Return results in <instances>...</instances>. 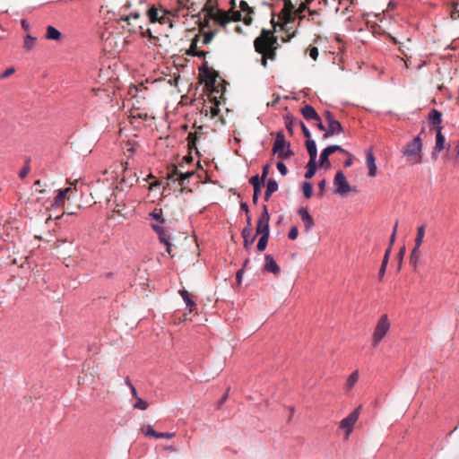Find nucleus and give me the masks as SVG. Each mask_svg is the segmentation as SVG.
<instances>
[{
    "mask_svg": "<svg viewBox=\"0 0 459 459\" xmlns=\"http://www.w3.org/2000/svg\"><path fill=\"white\" fill-rule=\"evenodd\" d=\"M406 160L411 164H419L422 161V141L420 135L406 143L402 151Z\"/></svg>",
    "mask_w": 459,
    "mask_h": 459,
    "instance_id": "1",
    "label": "nucleus"
},
{
    "mask_svg": "<svg viewBox=\"0 0 459 459\" xmlns=\"http://www.w3.org/2000/svg\"><path fill=\"white\" fill-rule=\"evenodd\" d=\"M277 38L273 32L269 30L263 29L261 34L255 39L254 47L257 53H266L268 49L277 45Z\"/></svg>",
    "mask_w": 459,
    "mask_h": 459,
    "instance_id": "2",
    "label": "nucleus"
},
{
    "mask_svg": "<svg viewBox=\"0 0 459 459\" xmlns=\"http://www.w3.org/2000/svg\"><path fill=\"white\" fill-rule=\"evenodd\" d=\"M273 152L278 155V158L286 160L293 155L290 150V143H286L284 134L281 131L276 134L275 141L273 146Z\"/></svg>",
    "mask_w": 459,
    "mask_h": 459,
    "instance_id": "3",
    "label": "nucleus"
},
{
    "mask_svg": "<svg viewBox=\"0 0 459 459\" xmlns=\"http://www.w3.org/2000/svg\"><path fill=\"white\" fill-rule=\"evenodd\" d=\"M390 329V323L387 317V315H383L375 328L373 338H372V345L377 347L379 342L383 340L385 334L388 333Z\"/></svg>",
    "mask_w": 459,
    "mask_h": 459,
    "instance_id": "4",
    "label": "nucleus"
},
{
    "mask_svg": "<svg viewBox=\"0 0 459 459\" xmlns=\"http://www.w3.org/2000/svg\"><path fill=\"white\" fill-rule=\"evenodd\" d=\"M324 115L328 124V129L323 135L324 139H327L333 134L343 132L341 123L334 118L333 115L330 111H325Z\"/></svg>",
    "mask_w": 459,
    "mask_h": 459,
    "instance_id": "5",
    "label": "nucleus"
},
{
    "mask_svg": "<svg viewBox=\"0 0 459 459\" xmlns=\"http://www.w3.org/2000/svg\"><path fill=\"white\" fill-rule=\"evenodd\" d=\"M137 2L139 4L140 7L133 9V10H131V7H132L131 2H127L123 6V9L125 11H128V13L125 14V15H122L118 19L117 22H126L127 24H130V20L131 19H139L141 17L142 13L144 11V6H143V4L142 0H137Z\"/></svg>",
    "mask_w": 459,
    "mask_h": 459,
    "instance_id": "6",
    "label": "nucleus"
},
{
    "mask_svg": "<svg viewBox=\"0 0 459 459\" xmlns=\"http://www.w3.org/2000/svg\"><path fill=\"white\" fill-rule=\"evenodd\" d=\"M361 409V405L357 407L352 412H351L346 418L341 420L340 427L346 430V438L349 437L351 433L355 423L357 422L359 411Z\"/></svg>",
    "mask_w": 459,
    "mask_h": 459,
    "instance_id": "7",
    "label": "nucleus"
},
{
    "mask_svg": "<svg viewBox=\"0 0 459 459\" xmlns=\"http://www.w3.org/2000/svg\"><path fill=\"white\" fill-rule=\"evenodd\" d=\"M270 215L267 210V206H263V211L259 216L256 225V234L260 235H270L269 229Z\"/></svg>",
    "mask_w": 459,
    "mask_h": 459,
    "instance_id": "8",
    "label": "nucleus"
},
{
    "mask_svg": "<svg viewBox=\"0 0 459 459\" xmlns=\"http://www.w3.org/2000/svg\"><path fill=\"white\" fill-rule=\"evenodd\" d=\"M333 185L335 186V194L345 195L351 190L345 175L341 170L335 174Z\"/></svg>",
    "mask_w": 459,
    "mask_h": 459,
    "instance_id": "9",
    "label": "nucleus"
},
{
    "mask_svg": "<svg viewBox=\"0 0 459 459\" xmlns=\"http://www.w3.org/2000/svg\"><path fill=\"white\" fill-rule=\"evenodd\" d=\"M163 14L161 16L159 15V11L155 6H152L148 10H146V13L149 17L151 22H160L165 23V16L170 14V12L167 10H162Z\"/></svg>",
    "mask_w": 459,
    "mask_h": 459,
    "instance_id": "10",
    "label": "nucleus"
},
{
    "mask_svg": "<svg viewBox=\"0 0 459 459\" xmlns=\"http://www.w3.org/2000/svg\"><path fill=\"white\" fill-rule=\"evenodd\" d=\"M298 213L299 214L302 221L304 222L305 230L307 232H309L315 225L314 219L309 214L307 208H304V207L299 208L298 211Z\"/></svg>",
    "mask_w": 459,
    "mask_h": 459,
    "instance_id": "11",
    "label": "nucleus"
},
{
    "mask_svg": "<svg viewBox=\"0 0 459 459\" xmlns=\"http://www.w3.org/2000/svg\"><path fill=\"white\" fill-rule=\"evenodd\" d=\"M212 20L221 27H225L230 22V12L217 10L212 16Z\"/></svg>",
    "mask_w": 459,
    "mask_h": 459,
    "instance_id": "12",
    "label": "nucleus"
},
{
    "mask_svg": "<svg viewBox=\"0 0 459 459\" xmlns=\"http://www.w3.org/2000/svg\"><path fill=\"white\" fill-rule=\"evenodd\" d=\"M200 70L202 77L206 81V83L210 85L214 84L216 78L218 77L217 72L208 67L206 65H204Z\"/></svg>",
    "mask_w": 459,
    "mask_h": 459,
    "instance_id": "13",
    "label": "nucleus"
},
{
    "mask_svg": "<svg viewBox=\"0 0 459 459\" xmlns=\"http://www.w3.org/2000/svg\"><path fill=\"white\" fill-rule=\"evenodd\" d=\"M294 6L290 1H286L284 8L281 11V19L284 20L285 23L291 22L294 20L293 17Z\"/></svg>",
    "mask_w": 459,
    "mask_h": 459,
    "instance_id": "14",
    "label": "nucleus"
},
{
    "mask_svg": "<svg viewBox=\"0 0 459 459\" xmlns=\"http://www.w3.org/2000/svg\"><path fill=\"white\" fill-rule=\"evenodd\" d=\"M264 269L275 275L280 273V267L270 255H266L264 257Z\"/></svg>",
    "mask_w": 459,
    "mask_h": 459,
    "instance_id": "15",
    "label": "nucleus"
},
{
    "mask_svg": "<svg viewBox=\"0 0 459 459\" xmlns=\"http://www.w3.org/2000/svg\"><path fill=\"white\" fill-rule=\"evenodd\" d=\"M366 163L368 169V175L370 177H375L377 175V169L375 162V156L371 150L367 152Z\"/></svg>",
    "mask_w": 459,
    "mask_h": 459,
    "instance_id": "16",
    "label": "nucleus"
},
{
    "mask_svg": "<svg viewBox=\"0 0 459 459\" xmlns=\"http://www.w3.org/2000/svg\"><path fill=\"white\" fill-rule=\"evenodd\" d=\"M301 113L307 120H320V117L316 113V109L310 105H305L301 108Z\"/></svg>",
    "mask_w": 459,
    "mask_h": 459,
    "instance_id": "17",
    "label": "nucleus"
},
{
    "mask_svg": "<svg viewBox=\"0 0 459 459\" xmlns=\"http://www.w3.org/2000/svg\"><path fill=\"white\" fill-rule=\"evenodd\" d=\"M442 127L441 126H438L437 128V134H436V144H435V147H434V152H433V154H435L436 152H441L442 150H444L445 148V142H446V138L445 136L442 134Z\"/></svg>",
    "mask_w": 459,
    "mask_h": 459,
    "instance_id": "18",
    "label": "nucleus"
},
{
    "mask_svg": "<svg viewBox=\"0 0 459 459\" xmlns=\"http://www.w3.org/2000/svg\"><path fill=\"white\" fill-rule=\"evenodd\" d=\"M250 183L254 187V195H253V202L255 204L258 201L259 195L261 194V183L259 180V177L254 176L250 178Z\"/></svg>",
    "mask_w": 459,
    "mask_h": 459,
    "instance_id": "19",
    "label": "nucleus"
},
{
    "mask_svg": "<svg viewBox=\"0 0 459 459\" xmlns=\"http://www.w3.org/2000/svg\"><path fill=\"white\" fill-rule=\"evenodd\" d=\"M179 293H180L182 299H184V301L186 302L187 307L189 308V311L190 312L194 311L196 308V303L192 299L190 293L186 290H180Z\"/></svg>",
    "mask_w": 459,
    "mask_h": 459,
    "instance_id": "20",
    "label": "nucleus"
},
{
    "mask_svg": "<svg viewBox=\"0 0 459 459\" xmlns=\"http://www.w3.org/2000/svg\"><path fill=\"white\" fill-rule=\"evenodd\" d=\"M306 147L309 155V160H316L317 150L316 142L311 138L307 139L306 142Z\"/></svg>",
    "mask_w": 459,
    "mask_h": 459,
    "instance_id": "21",
    "label": "nucleus"
},
{
    "mask_svg": "<svg viewBox=\"0 0 459 459\" xmlns=\"http://www.w3.org/2000/svg\"><path fill=\"white\" fill-rule=\"evenodd\" d=\"M429 118L431 124L437 128L442 122V113L437 109H432L429 114Z\"/></svg>",
    "mask_w": 459,
    "mask_h": 459,
    "instance_id": "22",
    "label": "nucleus"
},
{
    "mask_svg": "<svg viewBox=\"0 0 459 459\" xmlns=\"http://www.w3.org/2000/svg\"><path fill=\"white\" fill-rule=\"evenodd\" d=\"M251 232H252L251 228H245L242 230V237L244 238V247L247 249L253 245V243L255 241V236H254L249 239V238L251 236Z\"/></svg>",
    "mask_w": 459,
    "mask_h": 459,
    "instance_id": "23",
    "label": "nucleus"
},
{
    "mask_svg": "<svg viewBox=\"0 0 459 459\" xmlns=\"http://www.w3.org/2000/svg\"><path fill=\"white\" fill-rule=\"evenodd\" d=\"M277 189H278V183L273 178L268 179L267 186H266V191L264 194V199L267 201L269 199V197L271 196V195L273 193H274L275 191H277Z\"/></svg>",
    "mask_w": 459,
    "mask_h": 459,
    "instance_id": "24",
    "label": "nucleus"
},
{
    "mask_svg": "<svg viewBox=\"0 0 459 459\" xmlns=\"http://www.w3.org/2000/svg\"><path fill=\"white\" fill-rule=\"evenodd\" d=\"M201 15H202V13H199L196 15H194V17L198 18L200 31L203 32V31H204L205 29L210 28V26H211L210 20L212 19V17L204 15V17L202 19Z\"/></svg>",
    "mask_w": 459,
    "mask_h": 459,
    "instance_id": "25",
    "label": "nucleus"
},
{
    "mask_svg": "<svg viewBox=\"0 0 459 459\" xmlns=\"http://www.w3.org/2000/svg\"><path fill=\"white\" fill-rule=\"evenodd\" d=\"M46 39L51 40H58L61 38V32L53 26L47 27Z\"/></svg>",
    "mask_w": 459,
    "mask_h": 459,
    "instance_id": "26",
    "label": "nucleus"
},
{
    "mask_svg": "<svg viewBox=\"0 0 459 459\" xmlns=\"http://www.w3.org/2000/svg\"><path fill=\"white\" fill-rule=\"evenodd\" d=\"M72 191V187H67L63 190H60L57 196L55 199V204L56 206L62 205L65 203V199L66 198L67 195Z\"/></svg>",
    "mask_w": 459,
    "mask_h": 459,
    "instance_id": "27",
    "label": "nucleus"
},
{
    "mask_svg": "<svg viewBox=\"0 0 459 459\" xmlns=\"http://www.w3.org/2000/svg\"><path fill=\"white\" fill-rule=\"evenodd\" d=\"M425 230H426L425 225H421V226L418 227V229H417V235L415 238V246H414V247H417V248H420L423 243V238L425 236Z\"/></svg>",
    "mask_w": 459,
    "mask_h": 459,
    "instance_id": "28",
    "label": "nucleus"
},
{
    "mask_svg": "<svg viewBox=\"0 0 459 459\" xmlns=\"http://www.w3.org/2000/svg\"><path fill=\"white\" fill-rule=\"evenodd\" d=\"M216 5L213 4V3L206 2L204 5L201 13H204V15H207L209 17H212L216 12H217Z\"/></svg>",
    "mask_w": 459,
    "mask_h": 459,
    "instance_id": "29",
    "label": "nucleus"
},
{
    "mask_svg": "<svg viewBox=\"0 0 459 459\" xmlns=\"http://www.w3.org/2000/svg\"><path fill=\"white\" fill-rule=\"evenodd\" d=\"M307 170L305 174L307 179H310L316 173V160H309L307 165Z\"/></svg>",
    "mask_w": 459,
    "mask_h": 459,
    "instance_id": "30",
    "label": "nucleus"
},
{
    "mask_svg": "<svg viewBox=\"0 0 459 459\" xmlns=\"http://www.w3.org/2000/svg\"><path fill=\"white\" fill-rule=\"evenodd\" d=\"M37 39L28 34L23 42V48L27 51L31 50L36 45Z\"/></svg>",
    "mask_w": 459,
    "mask_h": 459,
    "instance_id": "31",
    "label": "nucleus"
},
{
    "mask_svg": "<svg viewBox=\"0 0 459 459\" xmlns=\"http://www.w3.org/2000/svg\"><path fill=\"white\" fill-rule=\"evenodd\" d=\"M359 379V372L356 370L352 372L350 377H348L347 383H346V390L350 391L353 388L355 384L358 382Z\"/></svg>",
    "mask_w": 459,
    "mask_h": 459,
    "instance_id": "32",
    "label": "nucleus"
},
{
    "mask_svg": "<svg viewBox=\"0 0 459 459\" xmlns=\"http://www.w3.org/2000/svg\"><path fill=\"white\" fill-rule=\"evenodd\" d=\"M200 132L189 133L187 136V145L190 150H196V141Z\"/></svg>",
    "mask_w": 459,
    "mask_h": 459,
    "instance_id": "33",
    "label": "nucleus"
},
{
    "mask_svg": "<svg viewBox=\"0 0 459 459\" xmlns=\"http://www.w3.org/2000/svg\"><path fill=\"white\" fill-rule=\"evenodd\" d=\"M420 256V248H417V247H414L412 251H411V255H410V264L414 268L417 267Z\"/></svg>",
    "mask_w": 459,
    "mask_h": 459,
    "instance_id": "34",
    "label": "nucleus"
},
{
    "mask_svg": "<svg viewBox=\"0 0 459 459\" xmlns=\"http://www.w3.org/2000/svg\"><path fill=\"white\" fill-rule=\"evenodd\" d=\"M208 112L210 113L212 118H214L219 115L220 108H219V101L218 100H214V103L209 107V110L205 109L206 115H208Z\"/></svg>",
    "mask_w": 459,
    "mask_h": 459,
    "instance_id": "35",
    "label": "nucleus"
},
{
    "mask_svg": "<svg viewBox=\"0 0 459 459\" xmlns=\"http://www.w3.org/2000/svg\"><path fill=\"white\" fill-rule=\"evenodd\" d=\"M159 239L161 243H163L167 247L168 254H169L171 256H173L171 255V244L169 241V236L167 235L166 231H164L163 233H160L159 235Z\"/></svg>",
    "mask_w": 459,
    "mask_h": 459,
    "instance_id": "36",
    "label": "nucleus"
},
{
    "mask_svg": "<svg viewBox=\"0 0 459 459\" xmlns=\"http://www.w3.org/2000/svg\"><path fill=\"white\" fill-rule=\"evenodd\" d=\"M332 155L327 148L324 149L320 155V165L329 166V156Z\"/></svg>",
    "mask_w": 459,
    "mask_h": 459,
    "instance_id": "37",
    "label": "nucleus"
},
{
    "mask_svg": "<svg viewBox=\"0 0 459 459\" xmlns=\"http://www.w3.org/2000/svg\"><path fill=\"white\" fill-rule=\"evenodd\" d=\"M303 194L306 198H310L313 195V186L310 182L305 181L302 185Z\"/></svg>",
    "mask_w": 459,
    "mask_h": 459,
    "instance_id": "38",
    "label": "nucleus"
},
{
    "mask_svg": "<svg viewBox=\"0 0 459 459\" xmlns=\"http://www.w3.org/2000/svg\"><path fill=\"white\" fill-rule=\"evenodd\" d=\"M269 235H261L259 241L257 243V249L259 251H264L266 248L267 243H268Z\"/></svg>",
    "mask_w": 459,
    "mask_h": 459,
    "instance_id": "39",
    "label": "nucleus"
},
{
    "mask_svg": "<svg viewBox=\"0 0 459 459\" xmlns=\"http://www.w3.org/2000/svg\"><path fill=\"white\" fill-rule=\"evenodd\" d=\"M203 33H204L203 43L204 45H208L209 43L212 42V40L214 38V36L216 35L217 31L216 30H208V31H203Z\"/></svg>",
    "mask_w": 459,
    "mask_h": 459,
    "instance_id": "40",
    "label": "nucleus"
},
{
    "mask_svg": "<svg viewBox=\"0 0 459 459\" xmlns=\"http://www.w3.org/2000/svg\"><path fill=\"white\" fill-rule=\"evenodd\" d=\"M198 39H199V35H195V37L193 39V40L191 42L189 49L186 52L187 55L194 56L195 52H196L198 50L197 49Z\"/></svg>",
    "mask_w": 459,
    "mask_h": 459,
    "instance_id": "41",
    "label": "nucleus"
},
{
    "mask_svg": "<svg viewBox=\"0 0 459 459\" xmlns=\"http://www.w3.org/2000/svg\"><path fill=\"white\" fill-rule=\"evenodd\" d=\"M193 175H194L193 171H187L186 173L181 171V173L179 174V178H177L176 180H178L179 182V185L181 186H183L185 184V181L186 179H188L189 178H191Z\"/></svg>",
    "mask_w": 459,
    "mask_h": 459,
    "instance_id": "42",
    "label": "nucleus"
},
{
    "mask_svg": "<svg viewBox=\"0 0 459 459\" xmlns=\"http://www.w3.org/2000/svg\"><path fill=\"white\" fill-rule=\"evenodd\" d=\"M141 431L145 435L149 437H153L157 438V435L159 432L155 431L151 426L143 427L141 429Z\"/></svg>",
    "mask_w": 459,
    "mask_h": 459,
    "instance_id": "43",
    "label": "nucleus"
},
{
    "mask_svg": "<svg viewBox=\"0 0 459 459\" xmlns=\"http://www.w3.org/2000/svg\"><path fill=\"white\" fill-rule=\"evenodd\" d=\"M137 402L134 404V409H140L142 411H144L148 408V403L143 401L142 398L137 397Z\"/></svg>",
    "mask_w": 459,
    "mask_h": 459,
    "instance_id": "44",
    "label": "nucleus"
},
{
    "mask_svg": "<svg viewBox=\"0 0 459 459\" xmlns=\"http://www.w3.org/2000/svg\"><path fill=\"white\" fill-rule=\"evenodd\" d=\"M180 173L181 171H179L176 166H172V168L169 169V179H173L174 181H177L176 178H179Z\"/></svg>",
    "mask_w": 459,
    "mask_h": 459,
    "instance_id": "45",
    "label": "nucleus"
},
{
    "mask_svg": "<svg viewBox=\"0 0 459 459\" xmlns=\"http://www.w3.org/2000/svg\"><path fill=\"white\" fill-rule=\"evenodd\" d=\"M450 17L453 20L459 19V8H458V3H453L452 4V10L450 12Z\"/></svg>",
    "mask_w": 459,
    "mask_h": 459,
    "instance_id": "46",
    "label": "nucleus"
},
{
    "mask_svg": "<svg viewBox=\"0 0 459 459\" xmlns=\"http://www.w3.org/2000/svg\"><path fill=\"white\" fill-rule=\"evenodd\" d=\"M277 45L268 49L266 53H261L262 56H265L268 59L273 60L276 56Z\"/></svg>",
    "mask_w": 459,
    "mask_h": 459,
    "instance_id": "47",
    "label": "nucleus"
},
{
    "mask_svg": "<svg viewBox=\"0 0 459 459\" xmlns=\"http://www.w3.org/2000/svg\"><path fill=\"white\" fill-rule=\"evenodd\" d=\"M326 148L328 149V151L330 152L331 154L334 153L335 152H342L345 154H349V152L346 150L342 149L340 145H329Z\"/></svg>",
    "mask_w": 459,
    "mask_h": 459,
    "instance_id": "48",
    "label": "nucleus"
},
{
    "mask_svg": "<svg viewBox=\"0 0 459 459\" xmlns=\"http://www.w3.org/2000/svg\"><path fill=\"white\" fill-rule=\"evenodd\" d=\"M285 125H286V128H287V130L289 131V133H290V134H293V125H294V121H293V119H292L290 117L287 116V117H285Z\"/></svg>",
    "mask_w": 459,
    "mask_h": 459,
    "instance_id": "49",
    "label": "nucleus"
},
{
    "mask_svg": "<svg viewBox=\"0 0 459 459\" xmlns=\"http://www.w3.org/2000/svg\"><path fill=\"white\" fill-rule=\"evenodd\" d=\"M298 235H299L298 228L296 226H294L290 230L288 237L290 239L294 240L298 238Z\"/></svg>",
    "mask_w": 459,
    "mask_h": 459,
    "instance_id": "50",
    "label": "nucleus"
},
{
    "mask_svg": "<svg viewBox=\"0 0 459 459\" xmlns=\"http://www.w3.org/2000/svg\"><path fill=\"white\" fill-rule=\"evenodd\" d=\"M15 72V69L13 67L7 68L3 74H0V79H6L7 77L13 74Z\"/></svg>",
    "mask_w": 459,
    "mask_h": 459,
    "instance_id": "51",
    "label": "nucleus"
},
{
    "mask_svg": "<svg viewBox=\"0 0 459 459\" xmlns=\"http://www.w3.org/2000/svg\"><path fill=\"white\" fill-rule=\"evenodd\" d=\"M299 126L302 129V133L304 134V136L307 139L311 138V133L310 131L307 128V126H305V124L302 122V121H299Z\"/></svg>",
    "mask_w": 459,
    "mask_h": 459,
    "instance_id": "52",
    "label": "nucleus"
},
{
    "mask_svg": "<svg viewBox=\"0 0 459 459\" xmlns=\"http://www.w3.org/2000/svg\"><path fill=\"white\" fill-rule=\"evenodd\" d=\"M239 7L243 12H247L248 13H253V9L249 7L246 1H240Z\"/></svg>",
    "mask_w": 459,
    "mask_h": 459,
    "instance_id": "53",
    "label": "nucleus"
},
{
    "mask_svg": "<svg viewBox=\"0 0 459 459\" xmlns=\"http://www.w3.org/2000/svg\"><path fill=\"white\" fill-rule=\"evenodd\" d=\"M241 13L239 11H231L230 22H238L241 20Z\"/></svg>",
    "mask_w": 459,
    "mask_h": 459,
    "instance_id": "54",
    "label": "nucleus"
},
{
    "mask_svg": "<svg viewBox=\"0 0 459 459\" xmlns=\"http://www.w3.org/2000/svg\"><path fill=\"white\" fill-rule=\"evenodd\" d=\"M307 9V3H301L297 10H295V14H298L299 16V19H302L303 16L300 14Z\"/></svg>",
    "mask_w": 459,
    "mask_h": 459,
    "instance_id": "55",
    "label": "nucleus"
},
{
    "mask_svg": "<svg viewBox=\"0 0 459 459\" xmlns=\"http://www.w3.org/2000/svg\"><path fill=\"white\" fill-rule=\"evenodd\" d=\"M277 169L282 176H285L287 174V168L282 161H279L277 163Z\"/></svg>",
    "mask_w": 459,
    "mask_h": 459,
    "instance_id": "56",
    "label": "nucleus"
},
{
    "mask_svg": "<svg viewBox=\"0 0 459 459\" xmlns=\"http://www.w3.org/2000/svg\"><path fill=\"white\" fill-rule=\"evenodd\" d=\"M309 56L313 60H316L318 56V49L316 47H312L309 48Z\"/></svg>",
    "mask_w": 459,
    "mask_h": 459,
    "instance_id": "57",
    "label": "nucleus"
},
{
    "mask_svg": "<svg viewBox=\"0 0 459 459\" xmlns=\"http://www.w3.org/2000/svg\"><path fill=\"white\" fill-rule=\"evenodd\" d=\"M325 186H326V181H325V179H323V180H321V181L318 183V188H319L318 195H319V196H323V195H324V192H325Z\"/></svg>",
    "mask_w": 459,
    "mask_h": 459,
    "instance_id": "58",
    "label": "nucleus"
},
{
    "mask_svg": "<svg viewBox=\"0 0 459 459\" xmlns=\"http://www.w3.org/2000/svg\"><path fill=\"white\" fill-rule=\"evenodd\" d=\"M175 437V433L174 432H165V433H161V432H159V434L157 435V438H172Z\"/></svg>",
    "mask_w": 459,
    "mask_h": 459,
    "instance_id": "59",
    "label": "nucleus"
},
{
    "mask_svg": "<svg viewBox=\"0 0 459 459\" xmlns=\"http://www.w3.org/2000/svg\"><path fill=\"white\" fill-rule=\"evenodd\" d=\"M142 37L145 38V37H148L150 38L151 39H158L157 37L153 36L152 33V30L150 29H147L146 30L143 31L141 33Z\"/></svg>",
    "mask_w": 459,
    "mask_h": 459,
    "instance_id": "60",
    "label": "nucleus"
},
{
    "mask_svg": "<svg viewBox=\"0 0 459 459\" xmlns=\"http://www.w3.org/2000/svg\"><path fill=\"white\" fill-rule=\"evenodd\" d=\"M269 169H270L269 164H266L263 167L262 177H261L262 181H264L266 178V177L269 173Z\"/></svg>",
    "mask_w": 459,
    "mask_h": 459,
    "instance_id": "61",
    "label": "nucleus"
},
{
    "mask_svg": "<svg viewBox=\"0 0 459 459\" xmlns=\"http://www.w3.org/2000/svg\"><path fill=\"white\" fill-rule=\"evenodd\" d=\"M29 172H30V167L27 165V166H25V167H24V168L20 171L19 176H20V178H24L28 175V173H29Z\"/></svg>",
    "mask_w": 459,
    "mask_h": 459,
    "instance_id": "62",
    "label": "nucleus"
},
{
    "mask_svg": "<svg viewBox=\"0 0 459 459\" xmlns=\"http://www.w3.org/2000/svg\"><path fill=\"white\" fill-rule=\"evenodd\" d=\"M126 385L130 387L132 394L135 398L139 397L138 394H137L136 389L134 388V386L128 380L126 381Z\"/></svg>",
    "mask_w": 459,
    "mask_h": 459,
    "instance_id": "63",
    "label": "nucleus"
},
{
    "mask_svg": "<svg viewBox=\"0 0 459 459\" xmlns=\"http://www.w3.org/2000/svg\"><path fill=\"white\" fill-rule=\"evenodd\" d=\"M126 146H127L126 152L129 153V155L133 154L135 151L134 146L133 144H131L130 143H127Z\"/></svg>",
    "mask_w": 459,
    "mask_h": 459,
    "instance_id": "64",
    "label": "nucleus"
}]
</instances>
